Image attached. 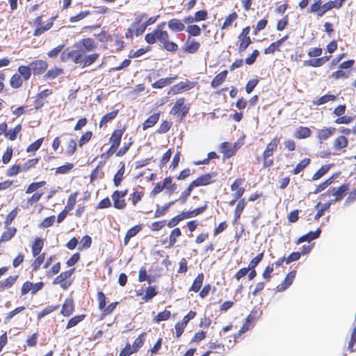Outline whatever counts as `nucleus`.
Returning a JSON list of instances; mask_svg holds the SVG:
<instances>
[{"label": "nucleus", "mask_w": 356, "mask_h": 356, "mask_svg": "<svg viewBox=\"0 0 356 356\" xmlns=\"http://www.w3.org/2000/svg\"><path fill=\"white\" fill-rule=\"evenodd\" d=\"M83 54H85V51H83L82 49L70 51L69 49H66L62 52L60 58L63 62L71 60L73 63L79 64L82 67Z\"/></svg>", "instance_id": "1"}, {"label": "nucleus", "mask_w": 356, "mask_h": 356, "mask_svg": "<svg viewBox=\"0 0 356 356\" xmlns=\"http://www.w3.org/2000/svg\"><path fill=\"white\" fill-rule=\"evenodd\" d=\"M127 190L120 191H115L111 195L113 207L117 209H124L126 207L125 196L127 195Z\"/></svg>", "instance_id": "2"}, {"label": "nucleus", "mask_w": 356, "mask_h": 356, "mask_svg": "<svg viewBox=\"0 0 356 356\" xmlns=\"http://www.w3.org/2000/svg\"><path fill=\"white\" fill-rule=\"evenodd\" d=\"M348 190L349 185L343 184L339 188H330L326 193L323 194V195H327L329 197L335 196L334 201H339L344 197L345 194Z\"/></svg>", "instance_id": "3"}, {"label": "nucleus", "mask_w": 356, "mask_h": 356, "mask_svg": "<svg viewBox=\"0 0 356 356\" xmlns=\"http://www.w3.org/2000/svg\"><path fill=\"white\" fill-rule=\"evenodd\" d=\"M217 174L216 172H211L198 177L195 180L192 181L195 187L200 186H206L213 183L215 181Z\"/></svg>", "instance_id": "4"}, {"label": "nucleus", "mask_w": 356, "mask_h": 356, "mask_svg": "<svg viewBox=\"0 0 356 356\" xmlns=\"http://www.w3.org/2000/svg\"><path fill=\"white\" fill-rule=\"evenodd\" d=\"M30 66L31 67L32 72H33V74H41L47 68V63L44 60H37L35 61L32 62L30 64Z\"/></svg>", "instance_id": "5"}, {"label": "nucleus", "mask_w": 356, "mask_h": 356, "mask_svg": "<svg viewBox=\"0 0 356 356\" xmlns=\"http://www.w3.org/2000/svg\"><path fill=\"white\" fill-rule=\"evenodd\" d=\"M279 143L280 138L277 137L272 139V140L268 144L266 150L264 152L263 158L268 159L271 156L273 152L277 149Z\"/></svg>", "instance_id": "6"}, {"label": "nucleus", "mask_w": 356, "mask_h": 356, "mask_svg": "<svg viewBox=\"0 0 356 356\" xmlns=\"http://www.w3.org/2000/svg\"><path fill=\"white\" fill-rule=\"evenodd\" d=\"M122 134L123 131L121 129H116L112 134L110 140L111 143V149H113V151H115L120 145Z\"/></svg>", "instance_id": "7"}, {"label": "nucleus", "mask_w": 356, "mask_h": 356, "mask_svg": "<svg viewBox=\"0 0 356 356\" xmlns=\"http://www.w3.org/2000/svg\"><path fill=\"white\" fill-rule=\"evenodd\" d=\"M330 56H323L318 58H314L305 60L303 65L305 66L321 67L329 60Z\"/></svg>", "instance_id": "8"}, {"label": "nucleus", "mask_w": 356, "mask_h": 356, "mask_svg": "<svg viewBox=\"0 0 356 356\" xmlns=\"http://www.w3.org/2000/svg\"><path fill=\"white\" fill-rule=\"evenodd\" d=\"M321 230L318 228L315 232H309L307 234L302 236L297 241V244H300L305 241L310 242L312 240L316 239L319 237Z\"/></svg>", "instance_id": "9"}, {"label": "nucleus", "mask_w": 356, "mask_h": 356, "mask_svg": "<svg viewBox=\"0 0 356 356\" xmlns=\"http://www.w3.org/2000/svg\"><path fill=\"white\" fill-rule=\"evenodd\" d=\"M296 272L295 270L291 271L288 273L286 277H285L284 280L283 281L282 284L280 286H278V291H285L289 286L291 285L293 283V281L296 277Z\"/></svg>", "instance_id": "10"}, {"label": "nucleus", "mask_w": 356, "mask_h": 356, "mask_svg": "<svg viewBox=\"0 0 356 356\" xmlns=\"http://www.w3.org/2000/svg\"><path fill=\"white\" fill-rule=\"evenodd\" d=\"M221 152L224 154L225 156L229 158L232 156L236 150V145H232L229 143H222L220 145Z\"/></svg>", "instance_id": "11"}, {"label": "nucleus", "mask_w": 356, "mask_h": 356, "mask_svg": "<svg viewBox=\"0 0 356 356\" xmlns=\"http://www.w3.org/2000/svg\"><path fill=\"white\" fill-rule=\"evenodd\" d=\"M242 184V180L241 179H236L235 181L231 185V190L232 191H234V196L236 198V200H238L240 198L243 193H244V188L241 187V185Z\"/></svg>", "instance_id": "12"}, {"label": "nucleus", "mask_w": 356, "mask_h": 356, "mask_svg": "<svg viewBox=\"0 0 356 356\" xmlns=\"http://www.w3.org/2000/svg\"><path fill=\"white\" fill-rule=\"evenodd\" d=\"M170 30L175 32L182 31L185 29L184 24L178 19H172L168 23Z\"/></svg>", "instance_id": "13"}, {"label": "nucleus", "mask_w": 356, "mask_h": 356, "mask_svg": "<svg viewBox=\"0 0 356 356\" xmlns=\"http://www.w3.org/2000/svg\"><path fill=\"white\" fill-rule=\"evenodd\" d=\"M172 182V178L171 177H166L163 183L159 182L156 184V186L154 187L153 190L151 192L152 196H155L160 192H161L163 188L165 187H168V185Z\"/></svg>", "instance_id": "14"}, {"label": "nucleus", "mask_w": 356, "mask_h": 356, "mask_svg": "<svg viewBox=\"0 0 356 356\" xmlns=\"http://www.w3.org/2000/svg\"><path fill=\"white\" fill-rule=\"evenodd\" d=\"M74 312V302L70 298L66 299L63 305L61 314L65 316H70Z\"/></svg>", "instance_id": "15"}, {"label": "nucleus", "mask_w": 356, "mask_h": 356, "mask_svg": "<svg viewBox=\"0 0 356 356\" xmlns=\"http://www.w3.org/2000/svg\"><path fill=\"white\" fill-rule=\"evenodd\" d=\"M80 43L83 47L84 49L83 50L85 51V53L86 51H92L97 47L95 40L90 38L83 39Z\"/></svg>", "instance_id": "16"}, {"label": "nucleus", "mask_w": 356, "mask_h": 356, "mask_svg": "<svg viewBox=\"0 0 356 356\" xmlns=\"http://www.w3.org/2000/svg\"><path fill=\"white\" fill-rule=\"evenodd\" d=\"M227 73V70H224L217 74L211 83V87L215 88L220 86L225 81Z\"/></svg>", "instance_id": "17"}, {"label": "nucleus", "mask_w": 356, "mask_h": 356, "mask_svg": "<svg viewBox=\"0 0 356 356\" xmlns=\"http://www.w3.org/2000/svg\"><path fill=\"white\" fill-rule=\"evenodd\" d=\"M176 79L177 76L161 79L159 81L154 83L152 84V87L154 88H162L166 86L171 84Z\"/></svg>", "instance_id": "18"}, {"label": "nucleus", "mask_w": 356, "mask_h": 356, "mask_svg": "<svg viewBox=\"0 0 356 356\" xmlns=\"http://www.w3.org/2000/svg\"><path fill=\"white\" fill-rule=\"evenodd\" d=\"M311 135V130L308 127H300L294 134V136L297 138L302 139L309 137Z\"/></svg>", "instance_id": "19"}, {"label": "nucleus", "mask_w": 356, "mask_h": 356, "mask_svg": "<svg viewBox=\"0 0 356 356\" xmlns=\"http://www.w3.org/2000/svg\"><path fill=\"white\" fill-rule=\"evenodd\" d=\"M177 200L171 201L165 205H163L162 207H159V205H157V209L155 211L154 213V217L155 218H159L161 216H163L165 214L168 209L172 206Z\"/></svg>", "instance_id": "20"}, {"label": "nucleus", "mask_w": 356, "mask_h": 356, "mask_svg": "<svg viewBox=\"0 0 356 356\" xmlns=\"http://www.w3.org/2000/svg\"><path fill=\"white\" fill-rule=\"evenodd\" d=\"M200 44L198 42L193 40L187 41L184 47V51L189 54L195 53L200 48Z\"/></svg>", "instance_id": "21"}, {"label": "nucleus", "mask_w": 356, "mask_h": 356, "mask_svg": "<svg viewBox=\"0 0 356 356\" xmlns=\"http://www.w3.org/2000/svg\"><path fill=\"white\" fill-rule=\"evenodd\" d=\"M335 129L330 127V128H325L323 129L318 130V138L321 140H327L328 138H330L332 134L334 133Z\"/></svg>", "instance_id": "22"}, {"label": "nucleus", "mask_w": 356, "mask_h": 356, "mask_svg": "<svg viewBox=\"0 0 356 356\" xmlns=\"http://www.w3.org/2000/svg\"><path fill=\"white\" fill-rule=\"evenodd\" d=\"M159 113H154L150 117H149L143 123V128L144 130L147 129L148 128H150L153 127L159 120Z\"/></svg>", "instance_id": "23"}, {"label": "nucleus", "mask_w": 356, "mask_h": 356, "mask_svg": "<svg viewBox=\"0 0 356 356\" xmlns=\"http://www.w3.org/2000/svg\"><path fill=\"white\" fill-rule=\"evenodd\" d=\"M99 54L97 53L86 55L83 54V65L82 67H85L87 66L90 65L96 61V60L99 58Z\"/></svg>", "instance_id": "24"}, {"label": "nucleus", "mask_w": 356, "mask_h": 356, "mask_svg": "<svg viewBox=\"0 0 356 356\" xmlns=\"http://www.w3.org/2000/svg\"><path fill=\"white\" fill-rule=\"evenodd\" d=\"M239 42L238 51L240 53L243 52L248 48V47L252 43V40L250 37H238Z\"/></svg>", "instance_id": "25"}, {"label": "nucleus", "mask_w": 356, "mask_h": 356, "mask_svg": "<svg viewBox=\"0 0 356 356\" xmlns=\"http://www.w3.org/2000/svg\"><path fill=\"white\" fill-rule=\"evenodd\" d=\"M74 269L73 268L61 273L58 276H57L54 279V280L53 281V284H58V283H63L72 275V274L74 273Z\"/></svg>", "instance_id": "26"}, {"label": "nucleus", "mask_w": 356, "mask_h": 356, "mask_svg": "<svg viewBox=\"0 0 356 356\" xmlns=\"http://www.w3.org/2000/svg\"><path fill=\"white\" fill-rule=\"evenodd\" d=\"M204 280L203 273H200L193 281V283L190 289L191 291L197 292L200 289Z\"/></svg>", "instance_id": "27"}, {"label": "nucleus", "mask_w": 356, "mask_h": 356, "mask_svg": "<svg viewBox=\"0 0 356 356\" xmlns=\"http://www.w3.org/2000/svg\"><path fill=\"white\" fill-rule=\"evenodd\" d=\"M348 145V139L343 136H340L337 138L334 142V147L337 150H341V149L346 147Z\"/></svg>", "instance_id": "28"}, {"label": "nucleus", "mask_w": 356, "mask_h": 356, "mask_svg": "<svg viewBox=\"0 0 356 356\" xmlns=\"http://www.w3.org/2000/svg\"><path fill=\"white\" fill-rule=\"evenodd\" d=\"M43 247V241L41 238H36L32 245V253L33 257H37L40 253Z\"/></svg>", "instance_id": "29"}, {"label": "nucleus", "mask_w": 356, "mask_h": 356, "mask_svg": "<svg viewBox=\"0 0 356 356\" xmlns=\"http://www.w3.org/2000/svg\"><path fill=\"white\" fill-rule=\"evenodd\" d=\"M18 276H10L8 278L0 282V289H9L10 288L15 281L17 280Z\"/></svg>", "instance_id": "30"}, {"label": "nucleus", "mask_w": 356, "mask_h": 356, "mask_svg": "<svg viewBox=\"0 0 356 356\" xmlns=\"http://www.w3.org/2000/svg\"><path fill=\"white\" fill-rule=\"evenodd\" d=\"M125 167L124 164L122 163L120 169L118 170L113 178L114 185L115 186H120L123 179V175L124 173Z\"/></svg>", "instance_id": "31"}, {"label": "nucleus", "mask_w": 356, "mask_h": 356, "mask_svg": "<svg viewBox=\"0 0 356 356\" xmlns=\"http://www.w3.org/2000/svg\"><path fill=\"white\" fill-rule=\"evenodd\" d=\"M145 336L146 334L143 332L135 339L133 346H131L134 351L138 352V350L142 347L144 343Z\"/></svg>", "instance_id": "32"}, {"label": "nucleus", "mask_w": 356, "mask_h": 356, "mask_svg": "<svg viewBox=\"0 0 356 356\" xmlns=\"http://www.w3.org/2000/svg\"><path fill=\"white\" fill-rule=\"evenodd\" d=\"M16 231L17 230L15 228H13V227L8 228L7 230L5 231L2 234L0 241H2V242L8 241L15 236Z\"/></svg>", "instance_id": "33"}, {"label": "nucleus", "mask_w": 356, "mask_h": 356, "mask_svg": "<svg viewBox=\"0 0 356 356\" xmlns=\"http://www.w3.org/2000/svg\"><path fill=\"white\" fill-rule=\"evenodd\" d=\"M22 130L20 124L17 125L13 129H10L6 132L5 136L10 140H15L17 138V134Z\"/></svg>", "instance_id": "34"}, {"label": "nucleus", "mask_w": 356, "mask_h": 356, "mask_svg": "<svg viewBox=\"0 0 356 356\" xmlns=\"http://www.w3.org/2000/svg\"><path fill=\"white\" fill-rule=\"evenodd\" d=\"M18 72L19 73L20 76H22L24 80L26 81L30 78L31 75L32 69L31 66L27 67L22 65L19 67Z\"/></svg>", "instance_id": "35"}, {"label": "nucleus", "mask_w": 356, "mask_h": 356, "mask_svg": "<svg viewBox=\"0 0 356 356\" xmlns=\"http://www.w3.org/2000/svg\"><path fill=\"white\" fill-rule=\"evenodd\" d=\"M59 307V305H49L46 307L41 312L38 314V319L40 320L45 316L56 311Z\"/></svg>", "instance_id": "36"}, {"label": "nucleus", "mask_w": 356, "mask_h": 356, "mask_svg": "<svg viewBox=\"0 0 356 356\" xmlns=\"http://www.w3.org/2000/svg\"><path fill=\"white\" fill-rule=\"evenodd\" d=\"M336 96L333 95H325L314 102L316 105H321L330 101H334Z\"/></svg>", "instance_id": "37"}, {"label": "nucleus", "mask_w": 356, "mask_h": 356, "mask_svg": "<svg viewBox=\"0 0 356 356\" xmlns=\"http://www.w3.org/2000/svg\"><path fill=\"white\" fill-rule=\"evenodd\" d=\"M118 111H113L104 115L100 122V127L106 124L108 122L113 120L118 115Z\"/></svg>", "instance_id": "38"}, {"label": "nucleus", "mask_w": 356, "mask_h": 356, "mask_svg": "<svg viewBox=\"0 0 356 356\" xmlns=\"http://www.w3.org/2000/svg\"><path fill=\"white\" fill-rule=\"evenodd\" d=\"M195 188V186L193 185L192 182L190 184V185L188 186V188L181 193L179 201L181 202V204H184L186 202L187 198L190 196L191 191Z\"/></svg>", "instance_id": "39"}, {"label": "nucleus", "mask_w": 356, "mask_h": 356, "mask_svg": "<svg viewBox=\"0 0 356 356\" xmlns=\"http://www.w3.org/2000/svg\"><path fill=\"white\" fill-rule=\"evenodd\" d=\"M334 179L335 177L334 176H332L329 179H326L324 182L321 183L316 187V190L314 191V193L317 194L323 191L324 189H325L328 186H330L333 182Z\"/></svg>", "instance_id": "40"}, {"label": "nucleus", "mask_w": 356, "mask_h": 356, "mask_svg": "<svg viewBox=\"0 0 356 356\" xmlns=\"http://www.w3.org/2000/svg\"><path fill=\"white\" fill-rule=\"evenodd\" d=\"M309 159H304L300 163L297 164L296 168L293 170V173L295 175L299 174L301 171H302L309 163Z\"/></svg>", "instance_id": "41"}, {"label": "nucleus", "mask_w": 356, "mask_h": 356, "mask_svg": "<svg viewBox=\"0 0 356 356\" xmlns=\"http://www.w3.org/2000/svg\"><path fill=\"white\" fill-rule=\"evenodd\" d=\"M330 168V165H323L314 174L312 177L313 180H318L321 178Z\"/></svg>", "instance_id": "42"}, {"label": "nucleus", "mask_w": 356, "mask_h": 356, "mask_svg": "<svg viewBox=\"0 0 356 356\" xmlns=\"http://www.w3.org/2000/svg\"><path fill=\"white\" fill-rule=\"evenodd\" d=\"M10 83L13 88H19L22 84V79L20 75L17 74H14L10 79Z\"/></svg>", "instance_id": "43"}, {"label": "nucleus", "mask_w": 356, "mask_h": 356, "mask_svg": "<svg viewBox=\"0 0 356 356\" xmlns=\"http://www.w3.org/2000/svg\"><path fill=\"white\" fill-rule=\"evenodd\" d=\"M165 23H163L162 24L159 25L157 28V40L159 41L161 43L169 39V35L168 32L160 29V28Z\"/></svg>", "instance_id": "44"}, {"label": "nucleus", "mask_w": 356, "mask_h": 356, "mask_svg": "<svg viewBox=\"0 0 356 356\" xmlns=\"http://www.w3.org/2000/svg\"><path fill=\"white\" fill-rule=\"evenodd\" d=\"M85 318V315H79L70 318L67 325V329H70L76 326L79 322L83 321Z\"/></svg>", "instance_id": "45"}, {"label": "nucleus", "mask_w": 356, "mask_h": 356, "mask_svg": "<svg viewBox=\"0 0 356 356\" xmlns=\"http://www.w3.org/2000/svg\"><path fill=\"white\" fill-rule=\"evenodd\" d=\"M186 31L191 36H199L201 34V29L197 25H188Z\"/></svg>", "instance_id": "46"}, {"label": "nucleus", "mask_w": 356, "mask_h": 356, "mask_svg": "<svg viewBox=\"0 0 356 356\" xmlns=\"http://www.w3.org/2000/svg\"><path fill=\"white\" fill-rule=\"evenodd\" d=\"M76 195H77L76 193H72L68 197V200H67V204H66L65 208V209L67 211H71L74 208V205L76 204Z\"/></svg>", "instance_id": "47"}, {"label": "nucleus", "mask_w": 356, "mask_h": 356, "mask_svg": "<svg viewBox=\"0 0 356 356\" xmlns=\"http://www.w3.org/2000/svg\"><path fill=\"white\" fill-rule=\"evenodd\" d=\"M206 207H207V206L205 205L204 207L197 208L193 211H187V212L184 213L185 218H193V217H195V216L203 213L204 211V210L206 209Z\"/></svg>", "instance_id": "48"}, {"label": "nucleus", "mask_w": 356, "mask_h": 356, "mask_svg": "<svg viewBox=\"0 0 356 356\" xmlns=\"http://www.w3.org/2000/svg\"><path fill=\"white\" fill-rule=\"evenodd\" d=\"M63 73V70L59 68H54L49 70L45 74L47 79H54Z\"/></svg>", "instance_id": "49"}, {"label": "nucleus", "mask_w": 356, "mask_h": 356, "mask_svg": "<svg viewBox=\"0 0 356 356\" xmlns=\"http://www.w3.org/2000/svg\"><path fill=\"white\" fill-rule=\"evenodd\" d=\"M238 17V15L236 13H233L230 14L225 18V20L222 26V29H227L230 26L234 21H235Z\"/></svg>", "instance_id": "50"}, {"label": "nucleus", "mask_w": 356, "mask_h": 356, "mask_svg": "<svg viewBox=\"0 0 356 356\" xmlns=\"http://www.w3.org/2000/svg\"><path fill=\"white\" fill-rule=\"evenodd\" d=\"M184 104V98H180V99H177L175 102L173 107L172 108V109L170 111V114L171 115H176V114H177L180 111V109L182 107V105Z\"/></svg>", "instance_id": "51"}, {"label": "nucleus", "mask_w": 356, "mask_h": 356, "mask_svg": "<svg viewBox=\"0 0 356 356\" xmlns=\"http://www.w3.org/2000/svg\"><path fill=\"white\" fill-rule=\"evenodd\" d=\"M156 294L157 292L156 291L155 288L154 286H149L147 289L146 293L145 296L143 298V300H145V302H148Z\"/></svg>", "instance_id": "52"}, {"label": "nucleus", "mask_w": 356, "mask_h": 356, "mask_svg": "<svg viewBox=\"0 0 356 356\" xmlns=\"http://www.w3.org/2000/svg\"><path fill=\"white\" fill-rule=\"evenodd\" d=\"M171 313L170 311L164 310L161 312H159L154 318V321L157 323L165 321L170 317Z\"/></svg>", "instance_id": "53"}, {"label": "nucleus", "mask_w": 356, "mask_h": 356, "mask_svg": "<svg viewBox=\"0 0 356 356\" xmlns=\"http://www.w3.org/2000/svg\"><path fill=\"white\" fill-rule=\"evenodd\" d=\"M181 230L179 228L174 229L170 235V245L172 246L177 241V238L181 236Z\"/></svg>", "instance_id": "54"}, {"label": "nucleus", "mask_w": 356, "mask_h": 356, "mask_svg": "<svg viewBox=\"0 0 356 356\" xmlns=\"http://www.w3.org/2000/svg\"><path fill=\"white\" fill-rule=\"evenodd\" d=\"M138 280L139 282L147 281L149 284L151 283V279L147 275L146 268L144 266L141 267L139 270Z\"/></svg>", "instance_id": "55"}, {"label": "nucleus", "mask_w": 356, "mask_h": 356, "mask_svg": "<svg viewBox=\"0 0 356 356\" xmlns=\"http://www.w3.org/2000/svg\"><path fill=\"white\" fill-rule=\"evenodd\" d=\"M44 184H45V181H44L32 183L28 186V188L26 191V193H31L35 191L36 190H38L39 188L43 186Z\"/></svg>", "instance_id": "56"}, {"label": "nucleus", "mask_w": 356, "mask_h": 356, "mask_svg": "<svg viewBox=\"0 0 356 356\" xmlns=\"http://www.w3.org/2000/svg\"><path fill=\"white\" fill-rule=\"evenodd\" d=\"M350 72L343 70L339 69V70L332 73V76L335 79L348 78Z\"/></svg>", "instance_id": "57"}, {"label": "nucleus", "mask_w": 356, "mask_h": 356, "mask_svg": "<svg viewBox=\"0 0 356 356\" xmlns=\"http://www.w3.org/2000/svg\"><path fill=\"white\" fill-rule=\"evenodd\" d=\"M157 29L152 33H149L145 35V40L148 44H152L157 40Z\"/></svg>", "instance_id": "58"}, {"label": "nucleus", "mask_w": 356, "mask_h": 356, "mask_svg": "<svg viewBox=\"0 0 356 356\" xmlns=\"http://www.w3.org/2000/svg\"><path fill=\"white\" fill-rule=\"evenodd\" d=\"M245 206V200H239V202H238V204L236 205V210H235V213H234L235 219H237L241 216V214L243 210L244 209Z\"/></svg>", "instance_id": "59"}, {"label": "nucleus", "mask_w": 356, "mask_h": 356, "mask_svg": "<svg viewBox=\"0 0 356 356\" xmlns=\"http://www.w3.org/2000/svg\"><path fill=\"white\" fill-rule=\"evenodd\" d=\"M73 166H74V165L72 163H68L65 165H61V166L57 168L56 170V172L58 173V174L67 173L72 169Z\"/></svg>", "instance_id": "60"}, {"label": "nucleus", "mask_w": 356, "mask_h": 356, "mask_svg": "<svg viewBox=\"0 0 356 356\" xmlns=\"http://www.w3.org/2000/svg\"><path fill=\"white\" fill-rule=\"evenodd\" d=\"M97 298L99 301V308L100 310L103 311L104 309L106 307V298L103 292L99 291L97 293Z\"/></svg>", "instance_id": "61"}, {"label": "nucleus", "mask_w": 356, "mask_h": 356, "mask_svg": "<svg viewBox=\"0 0 356 356\" xmlns=\"http://www.w3.org/2000/svg\"><path fill=\"white\" fill-rule=\"evenodd\" d=\"M38 162V159H32L28 160L26 162H25L22 167V171H26L29 168L33 167L35 164H37Z\"/></svg>", "instance_id": "62"}, {"label": "nucleus", "mask_w": 356, "mask_h": 356, "mask_svg": "<svg viewBox=\"0 0 356 356\" xmlns=\"http://www.w3.org/2000/svg\"><path fill=\"white\" fill-rule=\"evenodd\" d=\"M185 218V213H181V214H179L175 217H174L173 218H172L168 223V226L169 227H173L174 226H175L177 224H178L179 222V221L184 220Z\"/></svg>", "instance_id": "63"}, {"label": "nucleus", "mask_w": 356, "mask_h": 356, "mask_svg": "<svg viewBox=\"0 0 356 356\" xmlns=\"http://www.w3.org/2000/svg\"><path fill=\"white\" fill-rule=\"evenodd\" d=\"M135 353H136V351H134L131 344L127 343L125 347L120 351L119 356H130Z\"/></svg>", "instance_id": "64"}]
</instances>
